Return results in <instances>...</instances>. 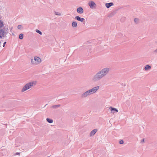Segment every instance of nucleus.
I'll list each match as a JSON object with an SVG mask.
<instances>
[{
    "label": "nucleus",
    "mask_w": 157,
    "mask_h": 157,
    "mask_svg": "<svg viewBox=\"0 0 157 157\" xmlns=\"http://www.w3.org/2000/svg\"><path fill=\"white\" fill-rule=\"evenodd\" d=\"M144 139H142V140L141 141L140 143H144Z\"/></svg>",
    "instance_id": "obj_28"
},
{
    "label": "nucleus",
    "mask_w": 157,
    "mask_h": 157,
    "mask_svg": "<svg viewBox=\"0 0 157 157\" xmlns=\"http://www.w3.org/2000/svg\"><path fill=\"white\" fill-rule=\"evenodd\" d=\"M2 30H3V31H8L9 29H8V26H5L4 27L3 29H2Z\"/></svg>",
    "instance_id": "obj_19"
},
{
    "label": "nucleus",
    "mask_w": 157,
    "mask_h": 157,
    "mask_svg": "<svg viewBox=\"0 0 157 157\" xmlns=\"http://www.w3.org/2000/svg\"><path fill=\"white\" fill-rule=\"evenodd\" d=\"M72 26L74 27H76L77 26V24L76 21H73L71 24Z\"/></svg>",
    "instance_id": "obj_15"
},
{
    "label": "nucleus",
    "mask_w": 157,
    "mask_h": 157,
    "mask_svg": "<svg viewBox=\"0 0 157 157\" xmlns=\"http://www.w3.org/2000/svg\"><path fill=\"white\" fill-rule=\"evenodd\" d=\"M6 42H5L3 44V47H4L5 46V45L6 44Z\"/></svg>",
    "instance_id": "obj_31"
},
{
    "label": "nucleus",
    "mask_w": 157,
    "mask_h": 157,
    "mask_svg": "<svg viewBox=\"0 0 157 157\" xmlns=\"http://www.w3.org/2000/svg\"><path fill=\"white\" fill-rule=\"evenodd\" d=\"M151 68V66L149 65H146L145 68L144 70L147 71L149 69H150Z\"/></svg>",
    "instance_id": "obj_16"
},
{
    "label": "nucleus",
    "mask_w": 157,
    "mask_h": 157,
    "mask_svg": "<svg viewBox=\"0 0 157 157\" xmlns=\"http://www.w3.org/2000/svg\"><path fill=\"white\" fill-rule=\"evenodd\" d=\"M117 10L113 11L109 14V17H111L113 16L117 13Z\"/></svg>",
    "instance_id": "obj_14"
},
{
    "label": "nucleus",
    "mask_w": 157,
    "mask_h": 157,
    "mask_svg": "<svg viewBox=\"0 0 157 157\" xmlns=\"http://www.w3.org/2000/svg\"><path fill=\"white\" fill-rule=\"evenodd\" d=\"M77 11L78 13L80 14H82L83 13L84 10L82 7H80L77 8Z\"/></svg>",
    "instance_id": "obj_9"
},
{
    "label": "nucleus",
    "mask_w": 157,
    "mask_h": 157,
    "mask_svg": "<svg viewBox=\"0 0 157 157\" xmlns=\"http://www.w3.org/2000/svg\"><path fill=\"white\" fill-rule=\"evenodd\" d=\"M88 5L91 9H93L95 7L96 5L95 3L93 1H90L89 2Z\"/></svg>",
    "instance_id": "obj_6"
},
{
    "label": "nucleus",
    "mask_w": 157,
    "mask_h": 157,
    "mask_svg": "<svg viewBox=\"0 0 157 157\" xmlns=\"http://www.w3.org/2000/svg\"><path fill=\"white\" fill-rule=\"evenodd\" d=\"M114 4L113 2H110L109 3H106L105 6L107 8H109L111 6H113Z\"/></svg>",
    "instance_id": "obj_12"
},
{
    "label": "nucleus",
    "mask_w": 157,
    "mask_h": 157,
    "mask_svg": "<svg viewBox=\"0 0 157 157\" xmlns=\"http://www.w3.org/2000/svg\"><path fill=\"white\" fill-rule=\"evenodd\" d=\"M4 36L5 34L3 30H2V29H0V38H2V37H4Z\"/></svg>",
    "instance_id": "obj_13"
},
{
    "label": "nucleus",
    "mask_w": 157,
    "mask_h": 157,
    "mask_svg": "<svg viewBox=\"0 0 157 157\" xmlns=\"http://www.w3.org/2000/svg\"><path fill=\"white\" fill-rule=\"evenodd\" d=\"M36 32L37 33H39L41 35H42V32L38 29H36Z\"/></svg>",
    "instance_id": "obj_22"
},
{
    "label": "nucleus",
    "mask_w": 157,
    "mask_h": 157,
    "mask_svg": "<svg viewBox=\"0 0 157 157\" xmlns=\"http://www.w3.org/2000/svg\"><path fill=\"white\" fill-rule=\"evenodd\" d=\"M35 82H36V81ZM36 83H35V85H36Z\"/></svg>",
    "instance_id": "obj_34"
},
{
    "label": "nucleus",
    "mask_w": 157,
    "mask_h": 157,
    "mask_svg": "<svg viewBox=\"0 0 157 157\" xmlns=\"http://www.w3.org/2000/svg\"><path fill=\"white\" fill-rule=\"evenodd\" d=\"M8 31H4V34L5 35H6V34L8 33Z\"/></svg>",
    "instance_id": "obj_30"
},
{
    "label": "nucleus",
    "mask_w": 157,
    "mask_h": 157,
    "mask_svg": "<svg viewBox=\"0 0 157 157\" xmlns=\"http://www.w3.org/2000/svg\"><path fill=\"white\" fill-rule=\"evenodd\" d=\"M154 53H157V49L154 51Z\"/></svg>",
    "instance_id": "obj_32"
},
{
    "label": "nucleus",
    "mask_w": 157,
    "mask_h": 157,
    "mask_svg": "<svg viewBox=\"0 0 157 157\" xmlns=\"http://www.w3.org/2000/svg\"><path fill=\"white\" fill-rule=\"evenodd\" d=\"M99 86H97L93 87V88L89 90L92 94H93L95 93L99 89Z\"/></svg>",
    "instance_id": "obj_8"
},
{
    "label": "nucleus",
    "mask_w": 157,
    "mask_h": 157,
    "mask_svg": "<svg viewBox=\"0 0 157 157\" xmlns=\"http://www.w3.org/2000/svg\"><path fill=\"white\" fill-rule=\"evenodd\" d=\"M91 94H92L91 92H90V90H89L85 92L84 93L82 94L81 95L80 97L82 98H84L89 96Z\"/></svg>",
    "instance_id": "obj_5"
},
{
    "label": "nucleus",
    "mask_w": 157,
    "mask_h": 157,
    "mask_svg": "<svg viewBox=\"0 0 157 157\" xmlns=\"http://www.w3.org/2000/svg\"><path fill=\"white\" fill-rule=\"evenodd\" d=\"M55 14H56V15H59V16H60L61 15V14L60 13H58L56 11H55Z\"/></svg>",
    "instance_id": "obj_25"
},
{
    "label": "nucleus",
    "mask_w": 157,
    "mask_h": 157,
    "mask_svg": "<svg viewBox=\"0 0 157 157\" xmlns=\"http://www.w3.org/2000/svg\"><path fill=\"white\" fill-rule=\"evenodd\" d=\"M139 19L137 18H135L134 19V21L135 23L137 24L138 23Z\"/></svg>",
    "instance_id": "obj_24"
},
{
    "label": "nucleus",
    "mask_w": 157,
    "mask_h": 157,
    "mask_svg": "<svg viewBox=\"0 0 157 157\" xmlns=\"http://www.w3.org/2000/svg\"><path fill=\"white\" fill-rule=\"evenodd\" d=\"M110 69L108 67H105L103 68L100 71L102 73L104 77H105L109 73Z\"/></svg>",
    "instance_id": "obj_4"
},
{
    "label": "nucleus",
    "mask_w": 157,
    "mask_h": 157,
    "mask_svg": "<svg viewBox=\"0 0 157 157\" xmlns=\"http://www.w3.org/2000/svg\"><path fill=\"white\" fill-rule=\"evenodd\" d=\"M20 152H16L15 154L14 155H20Z\"/></svg>",
    "instance_id": "obj_29"
},
{
    "label": "nucleus",
    "mask_w": 157,
    "mask_h": 157,
    "mask_svg": "<svg viewBox=\"0 0 157 157\" xmlns=\"http://www.w3.org/2000/svg\"><path fill=\"white\" fill-rule=\"evenodd\" d=\"M34 82H30L26 84V85L23 87L21 91L24 92L26 90L30 88L32 86H33Z\"/></svg>",
    "instance_id": "obj_3"
},
{
    "label": "nucleus",
    "mask_w": 157,
    "mask_h": 157,
    "mask_svg": "<svg viewBox=\"0 0 157 157\" xmlns=\"http://www.w3.org/2000/svg\"><path fill=\"white\" fill-rule=\"evenodd\" d=\"M17 28L19 29H21L22 28V25H19L17 26Z\"/></svg>",
    "instance_id": "obj_26"
},
{
    "label": "nucleus",
    "mask_w": 157,
    "mask_h": 157,
    "mask_svg": "<svg viewBox=\"0 0 157 157\" xmlns=\"http://www.w3.org/2000/svg\"><path fill=\"white\" fill-rule=\"evenodd\" d=\"M117 37H120L123 36V34L121 33H119L117 34Z\"/></svg>",
    "instance_id": "obj_23"
},
{
    "label": "nucleus",
    "mask_w": 157,
    "mask_h": 157,
    "mask_svg": "<svg viewBox=\"0 0 157 157\" xmlns=\"http://www.w3.org/2000/svg\"><path fill=\"white\" fill-rule=\"evenodd\" d=\"M3 22L0 20V29H1L3 26Z\"/></svg>",
    "instance_id": "obj_21"
},
{
    "label": "nucleus",
    "mask_w": 157,
    "mask_h": 157,
    "mask_svg": "<svg viewBox=\"0 0 157 157\" xmlns=\"http://www.w3.org/2000/svg\"><path fill=\"white\" fill-rule=\"evenodd\" d=\"M60 105H59H59H52V106L51 107V108H57L59 107H60Z\"/></svg>",
    "instance_id": "obj_18"
},
{
    "label": "nucleus",
    "mask_w": 157,
    "mask_h": 157,
    "mask_svg": "<svg viewBox=\"0 0 157 157\" xmlns=\"http://www.w3.org/2000/svg\"><path fill=\"white\" fill-rule=\"evenodd\" d=\"M75 20L81 22H84V23H85V19L83 18H81L78 16H76L75 17Z\"/></svg>",
    "instance_id": "obj_7"
},
{
    "label": "nucleus",
    "mask_w": 157,
    "mask_h": 157,
    "mask_svg": "<svg viewBox=\"0 0 157 157\" xmlns=\"http://www.w3.org/2000/svg\"><path fill=\"white\" fill-rule=\"evenodd\" d=\"M24 37V35L23 33H21L19 34V38L20 40L23 39Z\"/></svg>",
    "instance_id": "obj_20"
},
{
    "label": "nucleus",
    "mask_w": 157,
    "mask_h": 157,
    "mask_svg": "<svg viewBox=\"0 0 157 157\" xmlns=\"http://www.w3.org/2000/svg\"><path fill=\"white\" fill-rule=\"evenodd\" d=\"M97 129H95L92 130L90 132V136H93L97 132Z\"/></svg>",
    "instance_id": "obj_11"
},
{
    "label": "nucleus",
    "mask_w": 157,
    "mask_h": 157,
    "mask_svg": "<svg viewBox=\"0 0 157 157\" xmlns=\"http://www.w3.org/2000/svg\"><path fill=\"white\" fill-rule=\"evenodd\" d=\"M109 109L111 111V113H114L115 112H118V110L116 108L112 107H110L109 108Z\"/></svg>",
    "instance_id": "obj_10"
},
{
    "label": "nucleus",
    "mask_w": 157,
    "mask_h": 157,
    "mask_svg": "<svg viewBox=\"0 0 157 157\" xmlns=\"http://www.w3.org/2000/svg\"><path fill=\"white\" fill-rule=\"evenodd\" d=\"M47 121L49 123H52L53 122V120L52 119L47 118L46 119Z\"/></svg>",
    "instance_id": "obj_17"
},
{
    "label": "nucleus",
    "mask_w": 157,
    "mask_h": 157,
    "mask_svg": "<svg viewBox=\"0 0 157 157\" xmlns=\"http://www.w3.org/2000/svg\"><path fill=\"white\" fill-rule=\"evenodd\" d=\"M47 105H48V104H46L45 105V106H47Z\"/></svg>",
    "instance_id": "obj_33"
},
{
    "label": "nucleus",
    "mask_w": 157,
    "mask_h": 157,
    "mask_svg": "<svg viewBox=\"0 0 157 157\" xmlns=\"http://www.w3.org/2000/svg\"><path fill=\"white\" fill-rule=\"evenodd\" d=\"M104 77L102 73L99 71L93 76L92 79L93 82H96L99 81Z\"/></svg>",
    "instance_id": "obj_1"
},
{
    "label": "nucleus",
    "mask_w": 157,
    "mask_h": 157,
    "mask_svg": "<svg viewBox=\"0 0 157 157\" xmlns=\"http://www.w3.org/2000/svg\"><path fill=\"white\" fill-rule=\"evenodd\" d=\"M41 62V59L39 57L35 56L34 59H31V63L33 64L37 65Z\"/></svg>",
    "instance_id": "obj_2"
},
{
    "label": "nucleus",
    "mask_w": 157,
    "mask_h": 157,
    "mask_svg": "<svg viewBox=\"0 0 157 157\" xmlns=\"http://www.w3.org/2000/svg\"><path fill=\"white\" fill-rule=\"evenodd\" d=\"M124 143V142L123 141V140H121L120 141H119V143L120 144H123Z\"/></svg>",
    "instance_id": "obj_27"
}]
</instances>
